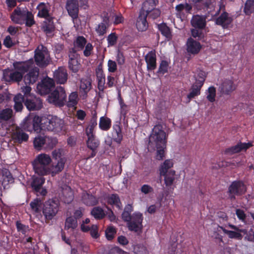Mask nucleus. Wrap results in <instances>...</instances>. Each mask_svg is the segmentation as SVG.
I'll use <instances>...</instances> for the list:
<instances>
[{
    "instance_id": "obj_38",
    "label": "nucleus",
    "mask_w": 254,
    "mask_h": 254,
    "mask_svg": "<svg viewBox=\"0 0 254 254\" xmlns=\"http://www.w3.org/2000/svg\"><path fill=\"white\" fill-rule=\"evenodd\" d=\"M78 226L77 221L72 216H69L66 218L65 221L64 229L68 230L71 229L74 230Z\"/></svg>"
},
{
    "instance_id": "obj_54",
    "label": "nucleus",
    "mask_w": 254,
    "mask_h": 254,
    "mask_svg": "<svg viewBox=\"0 0 254 254\" xmlns=\"http://www.w3.org/2000/svg\"><path fill=\"white\" fill-rule=\"evenodd\" d=\"M185 10L187 12H190L192 9V6L191 5L188 3H181L177 5L176 6V10L179 12H181L183 10Z\"/></svg>"
},
{
    "instance_id": "obj_53",
    "label": "nucleus",
    "mask_w": 254,
    "mask_h": 254,
    "mask_svg": "<svg viewBox=\"0 0 254 254\" xmlns=\"http://www.w3.org/2000/svg\"><path fill=\"white\" fill-rule=\"evenodd\" d=\"M45 136H38L35 137L34 140V145L37 150H40L42 147L45 145Z\"/></svg>"
},
{
    "instance_id": "obj_43",
    "label": "nucleus",
    "mask_w": 254,
    "mask_h": 254,
    "mask_svg": "<svg viewBox=\"0 0 254 254\" xmlns=\"http://www.w3.org/2000/svg\"><path fill=\"white\" fill-rule=\"evenodd\" d=\"M37 9L39 10L38 13L39 16L45 18L50 17L47 6L44 3H40L37 6Z\"/></svg>"
},
{
    "instance_id": "obj_9",
    "label": "nucleus",
    "mask_w": 254,
    "mask_h": 254,
    "mask_svg": "<svg viewBox=\"0 0 254 254\" xmlns=\"http://www.w3.org/2000/svg\"><path fill=\"white\" fill-rule=\"evenodd\" d=\"M205 80V72L202 71H200L198 73L197 77L195 78V82L191 87L190 93L187 96V97L189 99V102L192 98H193L195 96L200 94V89L203 85Z\"/></svg>"
},
{
    "instance_id": "obj_28",
    "label": "nucleus",
    "mask_w": 254,
    "mask_h": 254,
    "mask_svg": "<svg viewBox=\"0 0 254 254\" xmlns=\"http://www.w3.org/2000/svg\"><path fill=\"white\" fill-rule=\"evenodd\" d=\"M54 18L50 16L45 18L42 25V29L46 34H50L55 29V26L53 21Z\"/></svg>"
},
{
    "instance_id": "obj_5",
    "label": "nucleus",
    "mask_w": 254,
    "mask_h": 254,
    "mask_svg": "<svg viewBox=\"0 0 254 254\" xmlns=\"http://www.w3.org/2000/svg\"><path fill=\"white\" fill-rule=\"evenodd\" d=\"M66 95L64 88L57 87L48 96V101L58 107H63L66 102Z\"/></svg>"
},
{
    "instance_id": "obj_42",
    "label": "nucleus",
    "mask_w": 254,
    "mask_h": 254,
    "mask_svg": "<svg viewBox=\"0 0 254 254\" xmlns=\"http://www.w3.org/2000/svg\"><path fill=\"white\" fill-rule=\"evenodd\" d=\"M99 127L103 130H108L111 127V121L106 117H102L100 119Z\"/></svg>"
},
{
    "instance_id": "obj_17",
    "label": "nucleus",
    "mask_w": 254,
    "mask_h": 254,
    "mask_svg": "<svg viewBox=\"0 0 254 254\" xmlns=\"http://www.w3.org/2000/svg\"><path fill=\"white\" fill-rule=\"evenodd\" d=\"M252 146V144L250 142H239L236 145L226 148L224 151V153L231 155L235 153H239L242 151H246Z\"/></svg>"
},
{
    "instance_id": "obj_1",
    "label": "nucleus",
    "mask_w": 254,
    "mask_h": 254,
    "mask_svg": "<svg viewBox=\"0 0 254 254\" xmlns=\"http://www.w3.org/2000/svg\"><path fill=\"white\" fill-rule=\"evenodd\" d=\"M167 135L161 125L154 126L149 137L148 148L157 150L156 159L161 160L164 157V149L166 147Z\"/></svg>"
},
{
    "instance_id": "obj_21",
    "label": "nucleus",
    "mask_w": 254,
    "mask_h": 254,
    "mask_svg": "<svg viewBox=\"0 0 254 254\" xmlns=\"http://www.w3.org/2000/svg\"><path fill=\"white\" fill-rule=\"evenodd\" d=\"M147 13L143 12H140L139 16L137 19L136 26L138 31H145L148 27V23L146 20Z\"/></svg>"
},
{
    "instance_id": "obj_30",
    "label": "nucleus",
    "mask_w": 254,
    "mask_h": 254,
    "mask_svg": "<svg viewBox=\"0 0 254 254\" xmlns=\"http://www.w3.org/2000/svg\"><path fill=\"white\" fill-rule=\"evenodd\" d=\"M107 15L108 14L106 13L104 15L103 18V22L99 24L96 28V31L100 36H103L106 33V30L108 28V25L109 22V19Z\"/></svg>"
},
{
    "instance_id": "obj_20",
    "label": "nucleus",
    "mask_w": 254,
    "mask_h": 254,
    "mask_svg": "<svg viewBox=\"0 0 254 254\" xmlns=\"http://www.w3.org/2000/svg\"><path fill=\"white\" fill-rule=\"evenodd\" d=\"M88 136V140L86 141V144L88 148L92 150L91 155L89 158L94 157L97 152V148L99 145V141L95 139L93 134L87 135Z\"/></svg>"
},
{
    "instance_id": "obj_63",
    "label": "nucleus",
    "mask_w": 254,
    "mask_h": 254,
    "mask_svg": "<svg viewBox=\"0 0 254 254\" xmlns=\"http://www.w3.org/2000/svg\"><path fill=\"white\" fill-rule=\"evenodd\" d=\"M118 37L115 33L110 34L107 38L108 44L109 46H114L117 43Z\"/></svg>"
},
{
    "instance_id": "obj_10",
    "label": "nucleus",
    "mask_w": 254,
    "mask_h": 254,
    "mask_svg": "<svg viewBox=\"0 0 254 254\" xmlns=\"http://www.w3.org/2000/svg\"><path fill=\"white\" fill-rule=\"evenodd\" d=\"M62 149H55L52 152L53 159L57 162L56 164L53 166V174H57L61 172L64 168L65 163L66 161L65 157L62 156Z\"/></svg>"
},
{
    "instance_id": "obj_61",
    "label": "nucleus",
    "mask_w": 254,
    "mask_h": 254,
    "mask_svg": "<svg viewBox=\"0 0 254 254\" xmlns=\"http://www.w3.org/2000/svg\"><path fill=\"white\" fill-rule=\"evenodd\" d=\"M168 62L166 61H162L157 72L164 74L168 71Z\"/></svg>"
},
{
    "instance_id": "obj_26",
    "label": "nucleus",
    "mask_w": 254,
    "mask_h": 254,
    "mask_svg": "<svg viewBox=\"0 0 254 254\" xmlns=\"http://www.w3.org/2000/svg\"><path fill=\"white\" fill-rule=\"evenodd\" d=\"M232 21L231 17H229L228 13L223 12L216 19V23L222 26L224 28H227Z\"/></svg>"
},
{
    "instance_id": "obj_18",
    "label": "nucleus",
    "mask_w": 254,
    "mask_h": 254,
    "mask_svg": "<svg viewBox=\"0 0 254 254\" xmlns=\"http://www.w3.org/2000/svg\"><path fill=\"white\" fill-rule=\"evenodd\" d=\"M27 12V10H21L20 8L17 7L11 15L12 21L17 24H22L24 23Z\"/></svg>"
},
{
    "instance_id": "obj_13",
    "label": "nucleus",
    "mask_w": 254,
    "mask_h": 254,
    "mask_svg": "<svg viewBox=\"0 0 254 254\" xmlns=\"http://www.w3.org/2000/svg\"><path fill=\"white\" fill-rule=\"evenodd\" d=\"M79 6L77 0H67L66 8L69 15L72 17L74 23L78 20Z\"/></svg>"
},
{
    "instance_id": "obj_56",
    "label": "nucleus",
    "mask_w": 254,
    "mask_h": 254,
    "mask_svg": "<svg viewBox=\"0 0 254 254\" xmlns=\"http://www.w3.org/2000/svg\"><path fill=\"white\" fill-rule=\"evenodd\" d=\"M127 226L129 230L137 232L141 229L142 225V224H139L130 221L127 223Z\"/></svg>"
},
{
    "instance_id": "obj_25",
    "label": "nucleus",
    "mask_w": 254,
    "mask_h": 254,
    "mask_svg": "<svg viewBox=\"0 0 254 254\" xmlns=\"http://www.w3.org/2000/svg\"><path fill=\"white\" fill-rule=\"evenodd\" d=\"M187 51L192 54H197L201 48L200 43L191 38L188 39L187 41Z\"/></svg>"
},
{
    "instance_id": "obj_60",
    "label": "nucleus",
    "mask_w": 254,
    "mask_h": 254,
    "mask_svg": "<svg viewBox=\"0 0 254 254\" xmlns=\"http://www.w3.org/2000/svg\"><path fill=\"white\" fill-rule=\"evenodd\" d=\"M80 88V89H81L83 91L84 94L86 95L87 93L91 89L90 82L88 81H81Z\"/></svg>"
},
{
    "instance_id": "obj_8",
    "label": "nucleus",
    "mask_w": 254,
    "mask_h": 254,
    "mask_svg": "<svg viewBox=\"0 0 254 254\" xmlns=\"http://www.w3.org/2000/svg\"><path fill=\"white\" fill-rule=\"evenodd\" d=\"M59 209V202L58 200L49 199L46 201L43 207V213L45 219L52 220L57 214Z\"/></svg>"
},
{
    "instance_id": "obj_12",
    "label": "nucleus",
    "mask_w": 254,
    "mask_h": 254,
    "mask_svg": "<svg viewBox=\"0 0 254 254\" xmlns=\"http://www.w3.org/2000/svg\"><path fill=\"white\" fill-rule=\"evenodd\" d=\"M54 86V80L47 77L44 78L40 83L37 84V89L41 95H46L50 92L52 88Z\"/></svg>"
},
{
    "instance_id": "obj_7",
    "label": "nucleus",
    "mask_w": 254,
    "mask_h": 254,
    "mask_svg": "<svg viewBox=\"0 0 254 254\" xmlns=\"http://www.w3.org/2000/svg\"><path fill=\"white\" fill-rule=\"evenodd\" d=\"M36 64L41 67L47 66L50 63L49 54L47 47L40 45L35 51L34 55Z\"/></svg>"
},
{
    "instance_id": "obj_34",
    "label": "nucleus",
    "mask_w": 254,
    "mask_h": 254,
    "mask_svg": "<svg viewBox=\"0 0 254 254\" xmlns=\"http://www.w3.org/2000/svg\"><path fill=\"white\" fill-rule=\"evenodd\" d=\"M81 229L83 232H87L90 231L91 236L93 238H97L99 237L98 233V227L96 225H92L91 227L85 226L83 224L81 225Z\"/></svg>"
},
{
    "instance_id": "obj_45",
    "label": "nucleus",
    "mask_w": 254,
    "mask_h": 254,
    "mask_svg": "<svg viewBox=\"0 0 254 254\" xmlns=\"http://www.w3.org/2000/svg\"><path fill=\"white\" fill-rule=\"evenodd\" d=\"M97 125V116L94 114L92 117L89 124L86 129V135L93 134V131L95 127Z\"/></svg>"
},
{
    "instance_id": "obj_27",
    "label": "nucleus",
    "mask_w": 254,
    "mask_h": 254,
    "mask_svg": "<svg viewBox=\"0 0 254 254\" xmlns=\"http://www.w3.org/2000/svg\"><path fill=\"white\" fill-rule=\"evenodd\" d=\"M73 193L71 188L68 186H65L62 190V199L65 203H70L73 199Z\"/></svg>"
},
{
    "instance_id": "obj_14",
    "label": "nucleus",
    "mask_w": 254,
    "mask_h": 254,
    "mask_svg": "<svg viewBox=\"0 0 254 254\" xmlns=\"http://www.w3.org/2000/svg\"><path fill=\"white\" fill-rule=\"evenodd\" d=\"M24 131L20 126H16L12 130L11 137L15 143H21L28 141L29 136Z\"/></svg>"
},
{
    "instance_id": "obj_15",
    "label": "nucleus",
    "mask_w": 254,
    "mask_h": 254,
    "mask_svg": "<svg viewBox=\"0 0 254 254\" xmlns=\"http://www.w3.org/2000/svg\"><path fill=\"white\" fill-rule=\"evenodd\" d=\"M24 105L29 111H36L41 109L43 106L42 100L35 97H27Z\"/></svg>"
},
{
    "instance_id": "obj_52",
    "label": "nucleus",
    "mask_w": 254,
    "mask_h": 254,
    "mask_svg": "<svg viewBox=\"0 0 254 254\" xmlns=\"http://www.w3.org/2000/svg\"><path fill=\"white\" fill-rule=\"evenodd\" d=\"M78 95L76 92H72L69 96L67 105L69 107H74L77 104Z\"/></svg>"
},
{
    "instance_id": "obj_6",
    "label": "nucleus",
    "mask_w": 254,
    "mask_h": 254,
    "mask_svg": "<svg viewBox=\"0 0 254 254\" xmlns=\"http://www.w3.org/2000/svg\"><path fill=\"white\" fill-rule=\"evenodd\" d=\"M41 122V118L38 116L27 117L20 125V127L25 131L31 132L34 130L39 132L42 129Z\"/></svg>"
},
{
    "instance_id": "obj_62",
    "label": "nucleus",
    "mask_w": 254,
    "mask_h": 254,
    "mask_svg": "<svg viewBox=\"0 0 254 254\" xmlns=\"http://www.w3.org/2000/svg\"><path fill=\"white\" fill-rule=\"evenodd\" d=\"M109 201L110 204H115L117 207L120 208V204H121L120 199L117 194H112L109 199Z\"/></svg>"
},
{
    "instance_id": "obj_24",
    "label": "nucleus",
    "mask_w": 254,
    "mask_h": 254,
    "mask_svg": "<svg viewBox=\"0 0 254 254\" xmlns=\"http://www.w3.org/2000/svg\"><path fill=\"white\" fill-rule=\"evenodd\" d=\"M66 69L64 67H60L54 72V77L57 83L64 84L67 79Z\"/></svg>"
},
{
    "instance_id": "obj_16",
    "label": "nucleus",
    "mask_w": 254,
    "mask_h": 254,
    "mask_svg": "<svg viewBox=\"0 0 254 254\" xmlns=\"http://www.w3.org/2000/svg\"><path fill=\"white\" fill-rule=\"evenodd\" d=\"M45 182V179L43 177H35L33 178L31 183V187L37 193V195L40 194L42 196H45L47 193L46 189L42 188V185Z\"/></svg>"
},
{
    "instance_id": "obj_29",
    "label": "nucleus",
    "mask_w": 254,
    "mask_h": 254,
    "mask_svg": "<svg viewBox=\"0 0 254 254\" xmlns=\"http://www.w3.org/2000/svg\"><path fill=\"white\" fill-rule=\"evenodd\" d=\"M112 138L118 143H120L123 139V134L120 126L118 124L114 125L112 130Z\"/></svg>"
},
{
    "instance_id": "obj_31",
    "label": "nucleus",
    "mask_w": 254,
    "mask_h": 254,
    "mask_svg": "<svg viewBox=\"0 0 254 254\" xmlns=\"http://www.w3.org/2000/svg\"><path fill=\"white\" fill-rule=\"evenodd\" d=\"M173 166V163L172 161L170 160H166L164 161V162L162 164L160 167L159 171H160V177L159 179L158 180V183H161L162 182V176H165L166 173L168 171V169L172 167Z\"/></svg>"
},
{
    "instance_id": "obj_64",
    "label": "nucleus",
    "mask_w": 254,
    "mask_h": 254,
    "mask_svg": "<svg viewBox=\"0 0 254 254\" xmlns=\"http://www.w3.org/2000/svg\"><path fill=\"white\" fill-rule=\"evenodd\" d=\"M142 220L143 218L142 214L140 213H135L132 215L131 220H130V221L139 224H142Z\"/></svg>"
},
{
    "instance_id": "obj_32",
    "label": "nucleus",
    "mask_w": 254,
    "mask_h": 254,
    "mask_svg": "<svg viewBox=\"0 0 254 254\" xmlns=\"http://www.w3.org/2000/svg\"><path fill=\"white\" fill-rule=\"evenodd\" d=\"M157 2L158 0H146L143 3L140 12H143L148 14L150 10L155 8Z\"/></svg>"
},
{
    "instance_id": "obj_19",
    "label": "nucleus",
    "mask_w": 254,
    "mask_h": 254,
    "mask_svg": "<svg viewBox=\"0 0 254 254\" xmlns=\"http://www.w3.org/2000/svg\"><path fill=\"white\" fill-rule=\"evenodd\" d=\"M190 23L194 28L203 29L206 26V16L199 15H193L190 20Z\"/></svg>"
},
{
    "instance_id": "obj_50",
    "label": "nucleus",
    "mask_w": 254,
    "mask_h": 254,
    "mask_svg": "<svg viewBox=\"0 0 254 254\" xmlns=\"http://www.w3.org/2000/svg\"><path fill=\"white\" fill-rule=\"evenodd\" d=\"M219 227L223 230L224 233L227 234L230 238H235L238 239L239 240H241L242 239V234L237 232L229 231L225 229L222 226H219Z\"/></svg>"
},
{
    "instance_id": "obj_40",
    "label": "nucleus",
    "mask_w": 254,
    "mask_h": 254,
    "mask_svg": "<svg viewBox=\"0 0 254 254\" xmlns=\"http://www.w3.org/2000/svg\"><path fill=\"white\" fill-rule=\"evenodd\" d=\"M132 207L130 204H127L124 208V211L122 214L123 220L127 223L131 220V212L132 211Z\"/></svg>"
},
{
    "instance_id": "obj_48",
    "label": "nucleus",
    "mask_w": 254,
    "mask_h": 254,
    "mask_svg": "<svg viewBox=\"0 0 254 254\" xmlns=\"http://www.w3.org/2000/svg\"><path fill=\"white\" fill-rule=\"evenodd\" d=\"M175 172L174 171L171 170L167 172L166 175L164 176L165 177V183L167 186H170L172 185L175 180Z\"/></svg>"
},
{
    "instance_id": "obj_2",
    "label": "nucleus",
    "mask_w": 254,
    "mask_h": 254,
    "mask_svg": "<svg viewBox=\"0 0 254 254\" xmlns=\"http://www.w3.org/2000/svg\"><path fill=\"white\" fill-rule=\"evenodd\" d=\"M39 73V69L38 68H33L24 77L20 71L16 70L8 73H3V76L5 81L7 82H14L19 83L23 77L24 81L26 85L33 84L37 80Z\"/></svg>"
},
{
    "instance_id": "obj_59",
    "label": "nucleus",
    "mask_w": 254,
    "mask_h": 254,
    "mask_svg": "<svg viewBox=\"0 0 254 254\" xmlns=\"http://www.w3.org/2000/svg\"><path fill=\"white\" fill-rule=\"evenodd\" d=\"M25 22L26 25L28 27H31L35 23L33 15L31 12L27 11Z\"/></svg>"
},
{
    "instance_id": "obj_35",
    "label": "nucleus",
    "mask_w": 254,
    "mask_h": 254,
    "mask_svg": "<svg viewBox=\"0 0 254 254\" xmlns=\"http://www.w3.org/2000/svg\"><path fill=\"white\" fill-rule=\"evenodd\" d=\"M13 111L10 108H6L0 111V123L9 121L12 117Z\"/></svg>"
},
{
    "instance_id": "obj_55",
    "label": "nucleus",
    "mask_w": 254,
    "mask_h": 254,
    "mask_svg": "<svg viewBox=\"0 0 254 254\" xmlns=\"http://www.w3.org/2000/svg\"><path fill=\"white\" fill-rule=\"evenodd\" d=\"M14 66L15 68L18 71H20L22 73V75L27 72L28 70L29 66L27 64H22V63H17L16 64H14Z\"/></svg>"
},
{
    "instance_id": "obj_44",
    "label": "nucleus",
    "mask_w": 254,
    "mask_h": 254,
    "mask_svg": "<svg viewBox=\"0 0 254 254\" xmlns=\"http://www.w3.org/2000/svg\"><path fill=\"white\" fill-rule=\"evenodd\" d=\"M58 143V140L56 137L45 136V147L47 149H52Z\"/></svg>"
},
{
    "instance_id": "obj_58",
    "label": "nucleus",
    "mask_w": 254,
    "mask_h": 254,
    "mask_svg": "<svg viewBox=\"0 0 254 254\" xmlns=\"http://www.w3.org/2000/svg\"><path fill=\"white\" fill-rule=\"evenodd\" d=\"M116 233V230L115 228L112 226L108 227L105 231L106 237L108 240H112Z\"/></svg>"
},
{
    "instance_id": "obj_3",
    "label": "nucleus",
    "mask_w": 254,
    "mask_h": 254,
    "mask_svg": "<svg viewBox=\"0 0 254 254\" xmlns=\"http://www.w3.org/2000/svg\"><path fill=\"white\" fill-rule=\"evenodd\" d=\"M51 158L49 155L45 153L38 155L32 163L35 173L41 176L50 174L51 172Z\"/></svg>"
},
{
    "instance_id": "obj_39",
    "label": "nucleus",
    "mask_w": 254,
    "mask_h": 254,
    "mask_svg": "<svg viewBox=\"0 0 254 254\" xmlns=\"http://www.w3.org/2000/svg\"><path fill=\"white\" fill-rule=\"evenodd\" d=\"M91 214L96 219H102L106 216L105 212L99 206L94 207L92 209Z\"/></svg>"
},
{
    "instance_id": "obj_4",
    "label": "nucleus",
    "mask_w": 254,
    "mask_h": 254,
    "mask_svg": "<svg viewBox=\"0 0 254 254\" xmlns=\"http://www.w3.org/2000/svg\"><path fill=\"white\" fill-rule=\"evenodd\" d=\"M247 191V187L242 181H235L229 186L227 193L228 198L231 201H235L237 196L244 195Z\"/></svg>"
},
{
    "instance_id": "obj_49",
    "label": "nucleus",
    "mask_w": 254,
    "mask_h": 254,
    "mask_svg": "<svg viewBox=\"0 0 254 254\" xmlns=\"http://www.w3.org/2000/svg\"><path fill=\"white\" fill-rule=\"evenodd\" d=\"M68 68L74 73H77L80 67V64L77 59L73 60H68Z\"/></svg>"
},
{
    "instance_id": "obj_37",
    "label": "nucleus",
    "mask_w": 254,
    "mask_h": 254,
    "mask_svg": "<svg viewBox=\"0 0 254 254\" xmlns=\"http://www.w3.org/2000/svg\"><path fill=\"white\" fill-rule=\"evenodd\" d=\"M82 199L84 203L88 206H94L98 203V200L96 197L88 193L84 194L82 197Z\"/></svg>"
},
{
    "instance_id": "obj_47",
    "label": "nucleus",
    "mask_w": 254,
    "mask_h": 254,
    "mask_svg": "<svg viewBox=\"0 0 254 254\" xmlns=\"http://www.w3.org/2000/svg\"><path fill=\"white\" fill-rule=\"evenodd\" d=\"M86 39L83 36H78L74 42V48L82 50L86 43Z\"/></svg>"
},
{
    "instance_id": "obj_11",
    "label": "nucleus",
    "mask_w": 254,
    "mask_h": 254,
    "mask_svg": "<svg viewBox=\"0 0 254 254\" xmlns=\"http://www.w3.org/2000/svg\"><path fill=\"white\" fill-rule=\"evenodd\" d=\"M42 129H47L48 131L59 132L62 130L63 127V121L58 118H52L51 120L46 119L44 123H41Z\"/></svg>"
},
{
    "instance_id": "obj_41",
    "label": "nucleus",
    "mask_w": 254,
    "mask_h": 254,
    "mask_svg": "<svg viewBox=\"0 0 254 254\" xmlns=\"http://www.w3.org/2000/svg\"><path fill=\"white\" fill-rule=\"evenodd\" d=\"M158 28L161 34L167 39H170L172 37L171 30L166 23H163L158 24Z\"/></svg>"
},
{
    "instance_id": "obj_57",
    "label": "nucleus",
    "mask_w": 254,
    "mask_h": 254,
    "mask_svg": "<svg viewBox=\"0 0 254 254\" xmlns=\"http://www.w3.org/2000/svg\"><path fill=\"white\" fill-rule=\"evenodd\" d=\"M208 94L207 95V99L210 102L215 101L216 96V89L213 86H211L208 89Z\"/></svg>"
},
{
    "instance_id": "obj_23",
    "label": "nucleus",
    "mask_w": 254,
    "mask_h": 254,
    "mask_svg": "<svg viewBox=\"0 0 254 254\" xmlns=\"http://www.w3.org/2000/svg\"><path fill=\"white\" fill-rule=\"evenodd\" d=\"M235 88V86L232 80L226 79L221 84L218 90L222 94L228 95Z\"/></svg>"
},
{
    "instance_id": "obj_46",
    "label": "nucleus",
    "mask_w": 254,
    "mask_h": 254,
    "mask_svg": "<svg viewBox=\"0 0 254 254\" xmlns=\"http://www.w3.org/2000/svg\"><path fill=\"white\" fill-rule=\"evenodd\" d=\"M42 201L39 198L35 199L30 203L32 210L35 213H38L40 212V208L42 206Z\"/></svg>"
},
{
    "instance_id": "obj_36",
    "label": "nucleus",
    "mask_w": 254,
    "mask_h": 254,
    "mask_svg": "<svg viewBox=\"0 0 254 254\" xmlns=\"http://www.w3.org/2000/svg\"><path fill=\"white\" fill-rule=\"evenodd\" d=\"M1 175L3 179L2 184L7 185L14 182V178L8 169L5 168L2 169Z\"/></svg>"
},
{
    "instance_id": "obj_51",
    "label": "nucleus",
    "mask_w": 254,
    "mask_h": 254,
    "mask_svg": "<svg viewBox=\"0 0 254 254\" xmlns=\"http://www.w3.org/2000/svg\"><path fill=\"white\" fill-rule=\"evenodd\" d=\"M244 12L247 15H250L254 12V0H247L245 7Z\"/></svg>"
},
{
    "instance_id": "obj_33",
    "label": "nucleus",
    "mask_w": 254,
    "mask_h": 254,
    "mask_svg": "<svg viewBox=\"0 0 254 254\" xmlns=\"http://www.w3.org/2000/svg\"><path fill=\"white\" fill-rule=\"evenodd\" d=\"M25 97L21 94L19 93L13 98L14 102V109L16 112H20L23 109V103H24Z\"/></svg>"
},
{
    "instance_id": "obj_22",
    "label": "nucleus",
    "mask_w": 254,
    "mask_h": 254,
    "mask_svg": "<svg viewBox=\"0 0 254 254\" xmlns=\"http://www.w3.org/2000/svg\"><path fill=\"white\" fill-rule=\"evenodd\" d=\"M145 60L147 64L148 70H153L156 68V56L155 51L149 52L145 56Z\"/></svg>"
}]
</instances>
